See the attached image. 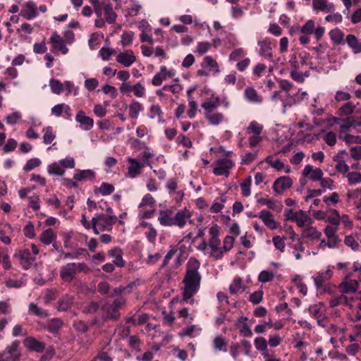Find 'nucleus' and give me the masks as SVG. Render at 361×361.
<instances>
[{"label":"nucleus","instance_id":"obj_1","mask_svg":"<svg viewBox=\"0 0 361 361\" xmlns=\"http://www.w3.org/2000/svg\"><path fill=\"white\" fill-rule=\"evenodd\" d=\"M200 262L194 257H190L186 265V274L183 279L184 290L183 300L187 302L193 304L192 296L197 292L201 281V275L198 270Z\"/></svg>","mask_w":361,"mask_h":361},{"label":"nucleus","instance_id":"obj_2","mask_svg":"<svg viewBox=\"0 0 361 361\" xmlns=\"http://www.w3.org/2000/svg\"><path fill=\"white\" fill-rule=\"evenodd\" d=\"M91 221L94 234L98 235L100 231H111L113 224L117 221V217L111 214H96Z\"/></svg>","mask_w":361,"mask_h":361},{"label":"nucleus","instance_id":"obj_3","mask_svg":"<svg viewBox=\"0 0 361 361\" xmlns=\"http://www.w3.org/2000/svg\"><path fill=\"white\" fill-rule=\"evenodd\" d=\"M90 269L85 262L80 263H68L62 267L60 270V276L64 282L71 283L74 279L77 273H87Z\"/></svg>","mask_w":361,"mask_h":361},{"label":"nucleus","instance_id":"obj_4","mask_svg":"<svg viewBox=\"0 0 361 361\" xmlns=\"http://www.w3.org/2000/svg\"><path fill=\"white\" fill-rule=\"evenodd\" d=\"M210 238L209 240V255L215 259H219L224 255V251L221 247V240L219 238V231L216 226H212L209 228Z\"/></svg>","mask_w":361,"mask_h":361},{"label":"nucleus","instance_id":"obj_5","mask_svg":"<svg viewBox=\"0 0 361 361\" xmlns=\"http://www.w3.org/2000/svg\"><path fill=\"white\" fill-rule=\"evenodd\" d=\"M19 345L18 341H13L7 345L3 352H0V361H19L21 357Z\"/></svg>","mask_w":361,"mask_h":361},{"label":"nucleus","instance_id":"obj_6","mask_svg":"<svg viewBox=\"0 0 361 361\" xmlns=\"http://www.w3.org/2000/svg\"><path fill=\"white\" fill-rule=\"evenodd\" d=\"M192 214L190 210L184 208L178 211L173 209L172 214V226H177L179 228H183L188 221L192 222L190 219Z\"/></svg>","mask_w":361,"mask_h":361},{"label":"nucleus","instance_id":"obj_7","mask_svg":"<svg viewBox=\"0 0 361 361\" xmlns=\"http://www.w3.org/2000/svg\"><path fill=\"white\" fill-rule=\"evenodd\" d=\"M213 173L216 176H225L228 177L230 170L234 164L231 159L224 158L216 160L214 164Z\"/></svg>","mask_w":361,"mask_h":361},{"label":"nucleus","instance_id":"obj_8","mask_svg":"<svg viewBox=\"0 0 361 361\" xmlns=\"http://www.w3.org/2000/svg\"><path fill=\"white\" fill-rule=\"evenodd\" d=\"M16 256L18 257L24 269H30L35 260V257L32 255L29 248L20 250Z\"/></svg>","mask_w":361,"mask_h":361},{"label":"nucleus","instance_id":"obj_9","mask_svg":"<svg viewBox=\"0 0 361 361\" xmlns=\"http://www.w3.org/2000/svg\"><path fill=\"white\" fill-rule=\"evenodd\" d=\"M37 15V7L32 1H28L24 3L19 13V16L27 20L36 18Z\"/></svg>","mask_w":361,"mask_h":361},{"label":"nucleus","instance_id":"obj_10","mask_svg":"<svg viewBox=\"0 0 361 361\" xmlns=\"http://www.w3.org/2000/svg\"><path fill=\"white\" fill-rule=\"evenodd\" d=\"M350 274H349L343 282H341L338 288L340 292L343 294H351L357 291L359 287V282L357 280L350 279Z\"/></svg>","mask_w":361,"mask_h":361},{"label":"nucleus","instance_id":"obj_11","mask_svg":"<svg viewBox=\"0 0 361 361\" xmlns=\"http://www.w3.org/2000/svg\"><path fill=\"white\" fill-rule=\"evenodd\" d=\"M293 181L288 176L278 178L273 184V189L277 195H281L285 190L291 188Z\"/></svg>","mask_w":361,"mask_h":361},{"label":"nucleus","instance_id":"obj_12","mask_svg":"<svg viewBox=\"0 0 361 361\" xmlns=\"http://www.w3.org/2000/svg\"><path fill=\"white\" fill-rule=\"evenodd\" d=\"M302 174L304 177L308 178L314 182L319 181L324 176V173L320 168L314 169L313 166L310 164L305 166Z\"/></svg>","mask_w":361,"mask_h":361},{"label":"nucleus","instance_id":"obj_13","mask_svg":"<svg viewBox=\"0 0 361 361\" xmlns=\"http://www.w3.org/2000/svg\"><path fill=\"white\" fill-rule=\"evenodd\" d=\"M104 312L102 319L104 321L113 320L116 321L120 317V312L111 305V303L105 302L101 307Z\"/></svg>","mask_w":361,"mask_h":361},{"label":"nucleus","instance_id":"obj_14","mask_svg":"<svg viewBox=\"0 0 361 361\" xmlns=\"http://www.w3.org/2000/svg\"><path fill=\"white\" fill-rule=\"evenodd\" d=\"M75 121L80 124V127L83 130L87 131L93 128L94 120L86 116L82 110L78 111L75 116Z\"/></svg>","mask_w":361,"mask_h":361},{"label":"nucleus","instance_id":"obj_15","mask_svg":"<svg viewBox=\"0 0 361 361\" xmlns=\"http://www.w3.org/2000/svg\"><path fill=\"white\" fill-rule=\"evenodd\" d=\"M128 176L134 178L141 173L142 169L144 167V164H141L137 159L129 157L128 158Z\"/></svg>","mask_w":361,"mask_h":361},{"label":"nucleus","instance_id":"obj_16","mask_svg":"<svg viewBox=\"0 0 361 361\" xmlns=\"http://www.w3.org/2000/svg\"><path fill=\"white\" fill-rule=\"evenodd\" d=\"M116 61L125 67L130 66L136 61V57L131 50H126L119 53L116 59Z\"/></svg>","mask_w":361,"mask_h":361},{"label":"nucleus","instance_id":"obj_17","mask_svg":"<svg viewBox=\"0 0 361 361\" xmlns=\"http://www.w3.org/2000/svg\"><path fill=\"white\" fill-rule=\"evenodd\" d=\"M103 15L105 21L109 24H113L116 20L117 14L114 11L109 0H103Z\"/></svg>","mask_w":361,"mask_h":361},{"label":"nucleus","instance_id":"obj_18","mask_svg":"<svg viewBox=\"0 0 361 361\" xmlns=\"http://www.w3.org/2000/svg\"><path fill=\"white\" fill-rule=\"evenodd\" d=\"M24 345L27 350L35 351L37 353H42L45 349V345L44 343L37 341L32 336L27 337L25 339Z\"/></svg>","mask_w":361,"mask_h":361},{"label":"nucleus","instance_id":"obj_19","mask_svg":"<svg viewBox=\"0 0 361 361\" xmlns=\"http://www.w3.org/2000/svg\"><path fill=\"white\" fill-rule=\"evenodd\" d=\"M172 208H166L159 211L158 221L163 226H172Z\"/></svg>","mask_w":361,"mask_h":361},{"label":"nucleus","instance_id":"obj_20","mask_svg":"<svg viewBox=\"0 0 361 361\" xmlns=\"http://www.w3.org/2000/svg\"><path fill=\"white\" fill-rule=\"evenodd\" d=\"M257 44L259 46L257 51L261 56L267 59L272 58L271 42L268 39L258 41Z\"/></svg>","mask_w":361,"mask_h":361},{"label":"nucleus","instance_id":"obj_21","mask_svg":"<svg viewBox=\"0 0 361 361\" xmlns=\"http://www.w3.org/2000/svg\"><path fill=\"white\" fill-rule=\"evenodd\" d=\"M50 42L53 44L54 49L60 51L63 54L68 53V49L66 47L64 40L56 32L51 35Z\"/></svg>","mask_w":361,"mask_h":361},{"label":"nucleus","instance_id":"obj_22","mask_svg":"<svg viewBox=\"0 0 361 361\" xmlns=\"http://www.w3.org/2000/svg\"><path fill=\"white\" fill-rule=\"evenodd\" d=\"M361 126V122L357 121L353 117L348 116L341 122L339 135H345L351 127Z\"/></svg>","mask_w":361,"mask_h":361},{"label":"nucleus","instance_id":"obj_23","mask_svg":"<svg viewBox=\"0 0 361 361\" xmlns=\"http://www.w3.org/2000/svg\"><path fill=\"white\" fill-rule=\"evenodd\" d=\"M312 7L314 10L321 11L326 13L334 11L335 6L332 3H329L326 0H313Z\"/></svg>","mask_w":361,"mask_h":361},{"label":"nucleus","instance_id":"obj_24","mask_svg":"<svg viewBox=\"0 0 361 361\" xmlns=\"http://www.w3.org/2000/svg\"><path fill=\"white\" fill-rule=\"evenodd\" d=\"M259 217L269 228L274 230L277 228V223L274 219L273 215L270 212L263 210L259 214Z\"/></svg>","mask_w":361,"mask_h":361},{"label":"nucleus","instance_id":"obj_25","mask_svg":"<svg viewBox=\"0 0 361 361\" xmlns=\"http://www.w3.org/2000/svg\"><path fill=\"white\" fill-rule=\"evenodd\" d=\"M221 104V99L219 97L212 96L209 99L202 104L204 113L213 112L215 109Z\"/></svg>","mask_w":361,"mask_h":361},{"label":"nucleus","instance_id":"obj_26","mask_svg":"<svg viewBox=\"0 0 361 361\" xmlns=\"http://www.w3.org/2000/svg\"><path fill=\"white\" fill-rule=\"evenodd\" d=\"M63 326V322L60 318H53L47 321L45 329L53 334H58L59 329Z\"/></svg>","mask_w":361,"mask_h":361},{"label":"nucleus","instance_id":"obj_27","mask_svg":"<svg viewBox=\"0 0 361 361\" xmlns=\"http://www.w3.org/2000/svg\"><path fill=\"white\" fill-rule=\"evenodd\" d=\"M74 297L72 295H66V297L57 302V310L59 312H66L70 310L73 304Z\"/></svg>","mask_w":361,"mask_h":361},{"label":"nucleus","instance_id":"obj_28","mask_svg":"<svg viewBox=\"0 0 361 361\" xmlns=\"http://www.w3.org/2000/svg\"><path fill=\"white\" fill-rule=\"evenodd\" d=\"M95 177V173L90 170H77L73 175V178L77 181H83L93 180Z\"/></svg>","mask_w":361,"mask_h":361},{"label":"nucleus","instance_id":"obj_29","mask_svg":"<svg viewBox=\"0 0 361 361\" xmlns=\"http://www.w3.org/2000/svg\"><path fill=\"white\" fill-rule=\"evenodd\" d=\"M28 312L30 314L35 315L42 319L47 318L49 316L47 310L42 309L37 304L30 302L28 305Z\"/></svg>","mask_w":361,"mask_h":361},{"label":"nucleus","instance_id":"obj_30","mask_svg":"<svg viewBox=\"0 0 361 361\" xmlns=\"http://www.w3.org/2000/svg\"><path fill=\"white\" fill-rule=\"evenodd\" d=\"M346 42L350 48L352 49L354 54L361 53V42L355 35L349 34L346 36Z\"/></svg>","mask_w":361,"mask_h":361},{"label":"nucleus","instance_id":"obj_31","mask_svg":"<svg viewBox=\"0 0 361 361\" xmlns=\"http://www.w3.org/2000/svg\"><path fill=\"white\" fill-rule=\"evenodd\" d=\"M202 66L213 73L219 72L217 62L210 56H207L204 58Z\"/></svg>","mask_w":361,"mask_h":361},{"label":"nucleus","instance_id":"obj_32","mask_svg":"<svg viewBox=\"0 0 361 361\" xmlns=\"http://www.w3.org/2000/svg\"><path fill=\"white\" fill-rule=\"evenodd\" d=\"M330 39L336 45L344 44V32L339 28H335L329 32Z\"/></svg>","mask_w":361,"mask_h":361},{"label":"nucleus","instance_id":"obj_33","mask_svg":"<svg viewBox=\"0 0 361 361\" xmlns=\"http://www.w3.org/2000/svg\"><path fill=\"white\" fill-rule=\"evenodd\" d=\"M245 285L243 283L240 277H236L229 286L231 294L235 295L243 292L245 290Z\"/></svg>","mask_w":361,"mask_h":361},{"label":"nucleus","instance_id":"obj_34","mask_svg":"<svg viewBox=\"0 0 361 361\" xmlns=\"http://www.w3.org/2000/svg\"><path fill=\"white\" fill-rule=\"evenodd\" d=\"M331 271L327 270L324 272H319L313 276V279L317 288L323 286L325 281H328L331 276Z\"/></svg>","mask_w":361,"mask_h":361},{"label":"nucleus","instance_id":"obj_35","mask_svg":"<svg viewBox=\"0 0 361 361\" xmlns=\"http://www.w3.org/2000/svg\"><path fill=\"white\" fill-rule=\"evenodd\" d=\"M204 116L208 122L213 126H217L220 124L224 118V116L222 113L214 111L210 113H204Z\"/></svg>","mask_w":361,"mask_h":361},{"label":"nucleus","instance_id":"obj_36","mask_svg":"<svg viewBox=\"0 0 361 361\" xmlns=\"http://www.w3.org/2000/svg\"><path fill=\"white\" fill-rule=\"evenodd\" d=\"M322 233L318 231L314 227H307L302 231V237L308 238L310 240H314L320 238Z\"/></svg>","mask_w":361,"mask_h":361},{"label":"nucleus","instance_id":"obj_37","mask_svg":"<svg viewBox=\"0 0 361 361\" xmlns=\"http://www.w3.org/2000/svg\"><path fill=\"white\" fill-rule=\"evenodd\" d=\"M109 255L111 257H114V264L117 267H122L125 262L122 257V251L119 247H114L109 251Z\"/></svg>","mask_w":361,"mask_h":361},{"label":"nucleus","instance_id":"obj_38","mask_svg":"<svg viewBox=\"0 0 361 361\" xmlns=\"http://www.w3.org/2000/svg\"><path fill=\"white\" fill-rule=\"evenodd\" d=\"M236 328L240 334L246 337L248 336V319L246 317H240L236 322Z\"/></svg>","mask_w":361,"mask_h":361},{"label":"nucleus","instance_id":"obj_39","mask_svg":"<svg viewBox=\"0 0 361 361\" xmlns=\"http://www.w3.org/2000/svg\"><path fill=\"white\" fill-rule=\"evenodd\" d=\"M56 238V235L51 228L45 230L40 236L41 242L46 245L52 243Z\"/></svg>","mask_w":361,"mask_h":361},{"label":"nucleus","instance_id":"obj_40","mask_svg":"<svg viewBox=\"0 0 361 361\" xmlns=\"http://www.w3.org/2000/svg\"><path fill=\"white\" fill-rule=\"evenodd\" d=\"M114 186L108 183H102L99 188L95 189V192H99L103 196L111 195L114 191Z\"/></svg>","mask_w":361,"mask_h":361},{"label":"nucleus","instance_id":"obj_41","mask_svg":"<svg viewBox=\"0 0 361 361\" xmlns=\"http://www.w3.org/2000/svg\"><path fill=\"white\" fill-rule=\"evenodd\" d=\"M47 171L49 174L63 176L65 173V169L61 166L59 162H54L48 166Z\"/></svg>","mask_w":361,"mask_h":361},{"label":"nucleus","instance_id":"obj_42","mask_svg":"<svg viewBox=\"0 0 361 361\" xmlns=\"http://www.w3.org/2000/svg\"><path fill=\"white\" fill-rule=\"evenodd\" d=\"M142 110L140 103L138 102H132L129 105V116L131 118L135 119L138 117L140 111Z\"/></svg>","mask_w":361,"mask_h":361},{"label":"nucleus","instance_id":"obj_43","mask_svg":"<svg viewBox=\"0 0 361 361\" xmlns=\"http://www.w3.org/2000/svg\"><path fill=\"white\" fill-rule=\"evenodd\" d=\"M166 67L161 66L160 72L157 73L152 78V84L154 86H159L161 85L164 80L166 79Z\"/></svg>","mask_w":361,"mask_h":361},{"label":"nucleus","instance_id":"obj_44","mask_svg":"<svg viewBox=\"0 0 361 361\" xmlns=\"http://www.w3.org/2000/svg\"><path fill=\"white\" fill-rule=\"evenodd\" d=\"M355 109V105L350 102H346L339 109H338V114L340 116H348L353 114Z\"/></svg>","mask_w":361,"mask_h":361},{"label":"nucleus","instance_id":"obj_45","mask_svg":"<svg viewBox=\"0 0 361 361\" xmlns=\"http://www.w3.org/2000/svg\"><path fill=\"white\" fill-rule=\"evenodd\" d=\"M240 353H243L245 355L248 354L246 341H243L241 345L237 347L231 346V354L235 359H236L237 355Z\"/></svg>","mask_w":361,"mask_h":361},{"label":"nucleus","instance_id":"obj_46","mask_svg":"<svg viewBox=\"0 0 361 361\" xmlns=\"http://www.w3.org/2000/svg\"><path fill=\"white\" fill-rule=\"evenodd\" d=\"M295 217V218L293 221H295L300 227H303L306 222L310 219L305 212L303 210H299L297 212V214Z\"/></svg>","mask_w":361,"mask_h":361},{"label":"nucleus","instance_id":"obj_47","mask_svg":"<svg viewBox=\"0 0 361 361\" xmlns=\"http://www.w3.org/2000/svg\"><path fill=\"white\" fill-rule=\"evenodd\" d=\"M226 202V196H221L220 198H219L216 202H214L211 208L210 211L212 213H217L219 212L224 207V203Z\"/></svg>","mask_w":361,"mask_h":361},{"label":"nucleus","instance_id":"obj_48","mask_svg":"<svg viewBox=\"0 0 361 361\" xmlns=\"http://www.w3.org/2000/svg\"><path fill=\"white\" fill-rule=\"evenodd\" d=\"M44 134L43 135V142L44 144L48 145L52 142L56 135L51 126H48L43 130Z\"/></svg>","mask_w":361,"mask_h":361},{"label":"nucleus","instance_id":"obj_49","mask_svg":"<svg viewBox=\"0 0 361 361\" xmlns=\"http://www.w3.org/2000/svg\"><path fill=\"white\" fill-rule=\"evenodd\" d=\"M340 139L345 141L347 144L350 145L353 143L361 144V137L357 135H352L349 134L338 135Z\"/></svg>","mask_w":361,"mask_h":361},{"label":"nucleus","instance_id":"obj_50","mask_svg":"<svg viewBox=\"0 0 361 361\" xmlns=\"http://www.w3.org/2000/svg\"><path fill=\"white\" fill-rule=\"evenodd\" d=\"M340 305H348V300L346 296L343 294L332 298L330 300V306L334 307Z\"/></svg>","mask_w":361,"mask_h":361},{"label":"nucleus","instance_id":"obj_51","mask_svg":"<svg viewBox=\"0 0 361 361\" xmlns=\"http://www.w3.org/2000/svg\"><path fill=\"white\" fill-rule=\"evenodd\" d=\"M308 310L310 314L317 319L323 316V306L321 304L310 306Z\"/></svg>","mask_w":361,"mask_h":361},{"label":"nucleus","instance_id":"obj_52","mask_svg":"<svg viewBox=\"0 0 361 361\" xmlns=\"http://www.w3.org/2000/svg\"><path fill=\"white\" fill-rule=\"evenodd\" d=\"M49 86L52 92L59 94L63 90V85L58 80L51 79L49 81Z\"/></svg>","mask_w":361,"mask_h":361},{"label":"nucleus","instance_id":"obj_53","mask_svg":"<svg viewBox=\"0 0 361 361\" xmlns=\"http://www.w3.org/2000/svg\"><path fill=\"white\" fill-rule=\"evenodd\" d=\"M99 308V305L97 302L91 301L83 307L82 312L85 314H94Z\"/></svg>","mask_w":361,"mask_h":361},{"label":"nucleus","instance_id":"obj_54","mask_svg":"<svg viewBox=\"0 0 361 361\" xmlns=\"http://www.w3.org/2000/svg\"><path fill=\"white\" fill-rule=\"evenodd\" d=\"M263 100V97L261 94H259L255 89L250 87V102L261 104Z\"/></svg>","mask_w":361,"mask_h":361},{"label":"nucleus","instance_id":"obj_55","mask_svg":"<svg viewBox=\"0 0 361 361\" xmlns=\"http://www.w3.org/2000/svg\"><path fill=\"white\" fill-rule=\"evenodd\" d=\"M266 161L276 171H281L284 168V164L279 159H273L272 157H268Z\"/></svg>","mask_w":361,"mask_h":361},{"label":"nucleus","instance_id":"obj_56","mask_svg":"<svg viewBox=\"0 0 361 361\" xmlns=\"http://www.w3.org/2000/svg\"><path fill=\"white\" fill-rule=\"evenodd\" d=\"M319 181L320 182L321 187L323 188V192H324L326 189L334 190L336 188L334 185V180L330 178H323L322 176L321 180Z\"/></svg>","mask_w":361,"mask_h":361},{"label":"nucleus","instance_id":"obj_57","mask_svg":"<svg viewBox=\"0 0 361 361\" xmlns=\"http://www.w3.org/2000/svg\"><path fill=\"white\" fill-rule=\"evenodd\" d=\"M264 126L262 124L259 123L257 121H252L250 123V135H259L263 130Z\"/></svg>","mask_w":361,"mask_h":361},{"label":"nucleus","instance_id":"obj_58","mask_svg":"<svg viewBox=\"0 0 361 361\" xmlns=\"http://www.w3.org/2000/svg\"><path fill=\"white\" fill-rule=\"evenodd\" d=\"M157 116L159 118V120L161 121L162 119V111L159 105L152 104L150 107L149 117L154 118Z\"/></svg>","mask_w":361,"mask_h":361},{"label":"nucleus","instance_id":"obj_59","mask_svg":"<svg viewBox=\"0 0 361 361\" xmlns=\"http://www.w3.org/2000/svg\"><path fill=\"white\" fill-rule=\"evenodd\" d=\"M274 274L272 271H262L260 272L258 276V280L261 283H267L268 281H271L274 279Z\"/></svg>","mask_w":361,"mask_h":361},{"label":"nucleus","instance_id":"obj_60","mask_svg":"<svg viewBox=\"0 0 361 361\" xmlns=\"http://www.w3.org/2000/svg\"><path fill=\"white\" fill-rule=\"evenodd\" d=\"M115 53V49L109 47H102L99 50V55L104 61H109L111 55L114 54Z\"/></svg>","mask_w":361,"mask_h":361},{"label":"nucleus","instance_id":"obj_61","mask_svg":"<svg viewBox=\"0 0 361 361\" xmlns=\"http://www.w3.org/2000/svg\"><path fill=\"white\" fill-rule=\"evenodd\" d=\"M41 164V161L38 158H32L29 159L23 167L25 171H30L34 168L39 166Z\"/></svg>","mask_w":361,"mask_h":361},{"label":"nucleus","instance_id":"obj_62","mask_svg":"<svg viewBox=\"0 0 361 361\" xmlns=\"http://www.w3.org/2000/svg\"><path fill=\"white\" fill-rule=\"evenodd\" d=\"M264 293L262 290H257L250 295V302H252L254 305L260 303L263 300Z\"/></svg>","mask_w":361,"mask_h":361},{"label":"nucleus","instance_id":"obj_63","mask_svg":"<svg viewBox=\"0 0 361 361\" xmlns=\"http://www.w3.org/2000/svg\"><path fill=\"white\" fill-rule=\"evenodd\" d=\"M176 142L188 148L192 147V142L191 140L184 135H179L176 138Z\"/></svg>","mask_w":361,"mask_h":361},{"label":"nucleus","instance_id":"obj_64","mask_svg":"<svg viewBox=\"0 0 361 361\" xmlns=\"http://www.w3.org/2000/svg\"><path fill=\"white\" fill-rule=\"evenodd\" d=\"M314 23L312 20H309L302 27L301 32L306 35H310L314 32Z\"/></svg>","mask_w":361,"mask_h":361}]
</instances>
